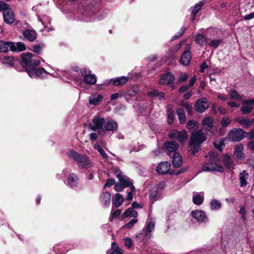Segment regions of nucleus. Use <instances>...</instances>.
Segmentation results:
<instances>
[{
	"label": "nucleus",
	"instance_id": "1",
	"mask_svg": "<svg viewBox=\"0 0 254 254\" xmlns=\"http://www.w3.org/2000/svg\"><path fill=\"white\" fill-rule=\"evenodd\" d=\"M67 155L77 164L80 169H89L93 166L92 161L86 154H80L74 150H69Z\"/></svg>",
	"mask_w": 254,
	"mask_h": 254
},
{
	"label": "nucleus",
	"instance_id": "2",
	"mask_svg": "<svg viewBox=\"0 0 254 254\" xmlns=\"http://www.w3.org/2000/svg\"><path fill=\"white\" fill-rule=\"evenodd\" d=\"M209 161L204 164L202 169L205 171H217L222 172L224 171L222 166L218 164L220 160L217 153L214 151H210L208 154Z\"/></svg>",
	"mask_w": 254,
	"mask_h": 254
},
{
	"label": "nucleus",
	"instance_id": "3",
	"mask_svg": "<svg viewBox=\"0 0 254 254\" xmlns=\"http://www.w3.org/2000/svg\"><path fill=\"white\" fill-rule=\"evenodd\" d=\"M22 66L26 68L28 73V69L34 68L40 64V61L38 57L29 53H24L21 54Z\"/></svg>",
	"mask_w": 254,
	"mask_h": 254
},
{
	"label": "nucleus",
	"instance_id": "4",
	"mask_svg": "<svg viewBox=\"0 0 254 254\" xmlns=\"http://www.w3.org/2000/svg\"><path fill=\"white\" fill-rule=\"evenodd\" d=\"M105 119L99 114L94 115L92 118L93 125L89 126V128L92 131H97L98 133L104 136V127Z\"/></svg>",
	"mask_w": 254,
	"mask_h": 254
},
{
	"label": "nucleus",
	"instance_id": "5",
	"mask_svg": "<svg viewBox=\"0 0 254 254\" xmlns=\"http://www.w3.org/2000/svg\"><path fill=\"white\" fill-rule=\"evenodd\" d=\"M80 73L83 77L84 82L91 85L95 84L97 82V79L95 74H92L89 69L81 68Z\"/></svg>",
	"mask_w": 254,
	"mask_h": 254
},
{
	"label": "nucleus",
	"instance_id": "6",
	"mask_svg": "<svg viewBox=\"0 0 254 254\" xmlns=\"http://www.w3.org/2000/svg\"><path fill=\"white\" fill-rule=\"evenodd\" d=\"M28 74L31 78H44L47 77L49 72H47L43 67H34L28 69Z\"/></svg>",
	"mask_w": 254,
	"mask_h": 254
},
{
	"label": "nucleus",
	"instance_id": "7",
	"mask_svg": "<svg viewBox=\"0 0 254 254\" xmlns=\"http://www.w3.org/2000/svg\"><path fill=\"white\" fill-rule=\"evenodd\" d=\"M169 136L171 138H175L183 142L188 139V134L185 130L178 131L176 129L172 130L169 133Z\"/></svg>",
	"mask_w": 254,
	"mask_h": 254
},
{
	"label": "nucleus",
	"instance_id": "8",
	"mask_svg": "<svg viewBox=\"0 0 254 254\" xmlns=\"http://www.w3.org/2000/svg\"><path fill=\"white\" fill-rule=\"evenodd\" d=\"M245 136L244 130L241 128L232 129L228 134V137L233 141H240Z\"/></svg>",
	"mask_w": 254,
	"mask_h": 254
},
{
	"label": "nucleus",
	"instance_id": "9",
	"mask_svg": "<svg viewBox=\"0 0 254 254\" xmlns=\"http://www.w3.org/2000/svg\"><path fill=\"white\" fill-rule=\"evenodd\" d=\"M208 107L209 104L207 100L204 97L201 98L196 100L194 104L195 110L200 113H204Z\"/></svg>",
	"mask_w": 254,
	"mask_h": 254
},
{
	"label": "nucleus",
	"instance_id": "10",
	"mask_svg": "<svg viewBox=\"0 0 254 254\" xmlns=\"http://www.w3.org/2000/svg\"><path fill=\"white\" fill-rule=\"evenodd\" d=\"M191 216L199 223L205 224L208 221V217L205 212L201 210L192 211L191 212Z\"/></svg>",
	"mask_w": 254,
	"mask_h": 254
},
{
	"label": "nucleus",
	"instance_id": "11",
	"mask_svg": "<svg viewBox=\"0 0 254 254\" xmlns=\"http://www.w3.org/2000/svg\"><path fill=\"white\" fill-rule=\"evenodd\" d=\"M190 45L187 44L185 48V51L183 52L181 57L180 62L182 64L188 65L190 62L191 55L190 52Z\"/></svg>",
	"mask_w": 254,
	"mask_h": 254
},
{
	"label": "nucleus",
	"instance_id": "12",
	"mask_svg": "<svg viewBox=\"0 0 254 254\" xmlns=\"http://www.w3.org/2000/svg\"><path fill=\"white\" fill-rule=\"evenodd\" d=\"M234 157L237 161L244 160L245 155L244 153V146L240 143L236 145L234 153Z\"/></svg>",
	"mask_w": 254,
	"mask_h": 254
},
{
	"label": "nucleus",
	"instance_id": "13",
	"mask_svg": "<svg viewBox=\"0 0 254 254\" xmlns=\"http://www.w3.org/2000/svg\"><path fill=\"white\" fill-rule=\"evenodd\" d=\"M242 103L244 104L240 110L244 114H249L252 112L254 106V99L243 100Z\"/></svg>",
	"mask_w": 254,
	"mask_h": 254
},
{
	"label": "nucleus",
	"instance_id": "14",
	"mask_svg": "<svg viewBox=\"0 0 254 254\" xmlns=\"http://www.w3.org/2000/svg\"><path fill=\"white\" fill-rule=\"evenodd\" d=\"M190 139L200 145L206 140V137L201 130H198L191 134Z\"/></svg>",
	"mask_w": 254,
	"mask_h": 254
},
{
	"label": "nucleus",
	"instance_id": "15",
	"mask_svg": "<svg viewBox=\"0 0 254 254\" xmlns=\"http://www.w3.org/2000/svg\"><path fill=\"white\" fill-rule=\"evenodd\" d=\"M213 120L211 117H207L203 119L202 125L206 130L213 134L216 131V129L213 126Z\"/></svg>",
	"mask_w": 254,
	"mask_h": 254
},
{
	"label": "nucleus",
	"instance_id": "16",
	"mask_svg": "<svg viewBox=\"0 0 254 254\" xmlns=\"http://www.w3.org/2000/svg\"><path fill=\"white\" fill-rule=\"evenodd\" d=\"M118 128V125L117 122L112 119H110L107 122H105L104 127V135L106 134V131H115L117 130Z\"/></svg>",
	"mask_w": 254,
	"mask_h": 254
},
{
	"label": "nucleus",
	"instance_id": "17",
	"mask_svg": "<svg viewBox=\"0 0 254 254\" xmlns=\"http://www.w3.org/2000/svg\"><path fill=\"white\" fill-rule=\"evenodd\" d=\"M171 169V164L168 161H163L157 166V173L159 174H166Z\"/></svg>",
	"mask_w": 254,
	"mask_h": 254
},
{
	"label": "nucleus",
	"instance_id": "18",
	"mask_svg": "<svg viewBox=\"0 0 254 254\" xmlns=\"http://www.w3.org/2000/svg\"><path fill=\"white\" fill-rule=\"evenodd\" d=\"M117 176L119 181L121 182L123 186H124V188H125V187H129L130 190H135L132 183L129 178L126 176H123L120 174H117Z\"/></svg>",
	"mask_w": 254,
	"mask_h": 254
},
{
	"label": "nucleus",
	"instance_id": "19",
	"mask_svg": "<svg viewBox=\"0 0 254 254\" xmlns=\"http://www.w3.org/2000/svg\"><path fill=\"white\" fill-rule=\"evenodd\" d=\"M103 101V96L102 94L98 93H93L88 98L89 104L93 105H98L100 104Z\"/></svg>",
	"mask_w": 254,
	"mask_h": 254
},
{
	"label": "nucleus",
	"instance_id": "20",
	"mask_svg": "<svg viewBox=\"0 0 254 254\" xmlns=\"http://www.w3.org/2000/svg\"><path fill=\"white\" fill-rule=\"evenodd\" d=\"M0 11L2 12V16H13V12L6 3L0 1Z\"/></svg>",
	"mask_w": 254,
	"mask_h": 254
},
{
	"label": "nucleus",
	"instance_id": "21",
	"mask_svg": "<svg viewBox=\"0 0 254 254\" xmlns=\"http://www.w3.org/2000/svg\"><path fill=\"white\" fill-rule=\"evenodd\" d=\"M155 226V222L153 219H150L146 229H143V232L147 238H150L152 236L151 233L154 231Z\"/></svg>",
	"mask_w": 254,
	"mask_h": 254
},
{
	"label": "nucleus",
	"instance_id": "22",
	"mask_svg": "<svg viewBox=\"0 0 254 254\" xmlns=\"http://www.w3.org/2000/svg\"><path fill=\"white\" fill-rule=\"evenodd\" d=\"M78 181L79 179L77 176L74 173L70 174L67 179V185L71 188L76 187L78 185Z\"/></svg>",
	"mask_w": 254,
	"mask_h": 254
},
{
	"label": "nucleus",
	"instance_id": "23",
	"mask_svg": "<svg viewBox=\"0 0 254 254\" xmlns=\"http://www.w3.org/2000/svg\"><path fill=\"white\" fill-rule=\"evenodd\" d=\"M23 35L30 42L34 41L37 37V33L33 29H25Z\"/></svg>",
	"mask_w": 254,
	"mask_h": 254
},
{
	"label": "nucleus",
	"instance_id": "24",
	"mask_svg": "<svg viewBox=\"0 0 254 254\" xmlns=\"http://www.w3.org/2000/svg\"><path fill=\"white\" fill-rule=\"evenodd\" d=\"M174 79V76L171 72H167L163 74L159 80V83L166 84L171 83Z\"/></svg>",
	"mask_w": 254,
	"mask_h": 254
},
{
	"label": "nucleus",
	"instance_id": "25",
	"mask_svg": "<svg viewBox=\"0 0 254 254\" xmlns=\"http://www.w3.org/2000/svg\"><path fill=\"white\" fill-rule=\"evenodd\" d=\"M26 46L24 43L22 42H10V50L13 52H21L26 50Z\"/></svg>",
	"mask_w": 254,
	"mask_h": 254
},
{
	"label": "nucleus",
	"instance_id": "26",
	"mask_svg": "<svg viewBox=\"0 0 254 254\" xmlns=\"http://www.w3.org/2000/svg\"><path fill=\"white\" fill-rule=\"evenodd\" d=\"M164 147L170 153L175 152L179 148V144L175 141H167L164 143Z\"/></svg>",
	"mask_w": 254,
	"mask_h": 254
},
{
	"label": "nucleus",
	"instance_id": "27",
	"mask_svg": "<svg viewBox=\"0 0 254 254\" xmlns=\"http://www.w3.org/2000/svg\"><path fill=\"white\" fill-rule=\"evenodd\" d=\"M192 201L194 204L197 205L202 204L204 201V192L203 191L199 193L193 192Z\"/></svg>",
	"mask_w": 254,
	"mask_h": 254
},
{
	"label": "nucleus",
	"instance_id": "28",
	"mask_svg": "<svg viewBox=\"0 0 254 254\" xmlns=\"http://www.w3.org/2000/svg\"><path fill=\"white\" fill-rule=\"evenodd\" d=\"M128 81V77L126 76H121L116 78H112L108 83H112L114 86H117L120 85L125 84Z\"/></svg>",
	"mask_w": 254,
	"mask_h": 254
},
{
	"label": "nucleus",
	"instance_id": "29",
	"mask_svg": "<svg viewBox=\"0 0 254 254\" xmlns=\"http://www.w3.org/2000/svg\"><path fill=\"white\" fill-rule=\"evenodd\" d=\"M149 198L152 201L157 200L160 197V194L158 193L157 187H152L149 191Z\"/></svg>",
	"mask_w": 254,
	"mask_h": 254
},
{
	"label": "nucleus",
	"instance_id": "30",
	"mask_svg": "<svg viewBox=\"0 0 254 254\" xmlns=\"http://www.w3.org/2000/svg\"><path fill=\"white\" fill-rule=\"evenodd\" d=\"M235 121L236 122L240 124L244 127L245 128H249L252 124H254L253 120H250V119L248 118L243 117L236 118Z\"/></svg>",
	"mask_w": 254,
	"mask_h": 254
},
{
	"label": "nucleus",
	"instance_id": "31",
	"mask_svg": "<svg viewBox=\"0 0 254 254\" xmlns=\"http://www.w3.org/2000/svg\"><path fill=\"white\" fill-rule=\"evenodd\" d=\"M183 164V159L181 154L175 153L172 157V164L175 167H181Z\"/></svg>",
	"mask_w": 254,
	"mask_h": 254
},
{
	"label": "nucleus",
	"instance_id": "32",
	"mask_svg": "<svg viewBox=\"0 0 254 254\" xmlns=\"http://www.w3.org/2000/svg\"><path fill=\"white\" fill-rule=\"evenodd\" d=\"M100 200L103 205L105 206H109L111 201V194L108 192V191L103 193L100 195Z\"/></svg>",
	"mask_w": 254,
	"mask_h": 254
},
{
	"label": "nucleus",
	"instance_id": "33",
	"mask_svg": "<svg viewBox=\"0 0 254 254\" xmlns=\"http://www.w3.org/2000/svg\"><path fill=\"white\" fill-rule=\"evenodd\" d=\"M223 162L226 168L228 169H234V163L231 157V156L228 154H225L223 156Z\"/></svg>",
	"mask_w": 254,
	"mask_h": 254
},
{
	"label": "nucleus",
	"instance_id": "34",
	"mask_svg": "<svg viewBox=\"0 0 254 254\" xmlns=\"http://www.w3.org/2000/svg\"><path fill=\"white\" fill-rule=\"evenodd\" d=\"M190 145V154L194 155L195 153H197L200 148V145L194 142V141L190 139L189 141Z\"/></svg>",
	"mask_w": 254,
	"mask_h": 254
},
{
	"label": "nucleus",
	"instance_id": "35",
	"mask_svg": "<svg viewBox=\"0 0 254 254\" xmlns=\"http://www.w3.org/2000/svg\"><path fill=\"white\" fill-rule=\"evenodd\" d=\"M148 97L151 98H158L160 99L165 98V94L162 92L158 91V90L153 89L150 92L147 93Z\"/></svg>",
	"mask_w": 254,
	"mask_h": 254
},
{
	"label": "nucleus",
	"instance_id": "36",
	"mask_svg": "<svg viewBox=\"0 0 254 254\" xmlns=\"http://www.w3.org/2000/svg\"><path fill=\"white\" fill-rule=\"evenodd\" d=\"M204 5V1H200L198 3H196L194 5L191 6L190 9V11L191 13V14L195 15L201 9L202 7Z\"/></svg>",
	"mask_w": 254,
	"mask_h": 254
},
{
	"label": "nucleus",
	"instance_id": "37",
	"mask_svg": "<svg viewBox=\"0 0 254 254\" xmlns=\"http://www.w3.org/2000/svg\"><path fill=\"white\" fill-rule=\"evenodd\" d=\"M240 180V186L242 187H246L247 185V180L248 179V174L245 170L241 173L239 175Z\"/></svg>",
	"mask_w": 254,
	"mask_h": 254
},
{
	"label": "nucleus",
	"instance_id": "38",
	"mask_svg": "<svg viewBox=\"0 0 254 254\" xmlns=\"http://www.w3.org/2000/svg\"><path fill=\"white\" fill-rule=\"evenodd\" d=\"M179 122L181 124H185L186 121L185 110L182 108H179L177 110Z\"/></svg>",
	"mask_w": 254,
	"mask_h": 254
},
{
	"label": "nucleus",
	"instance_id": "39",
	"mask_svg": "<svg viewBox=\"0 0 254 254\" xmlns=\"http://www.w3.org/2000/svg\"><path fill=\"white\" fill-rule=\"evenodd\" d=\"M228 93L231 99L235 100L236 101H241L242 99L241 94L238 93L236 90H229Z\"/></svg>",
	"mask_w": 254,
	"mask_h": 254
},
{
	"label": "nucleus",
	"instance_id": "40",
	"mask_svg": "<svg viewBox=\"0 0 254 254\" xmlns=\"http://www.w3.org/2000/svg\"><path fill=\"white\" fill-rule=\"evenodd\" d=\"M210 208L212 210H218L220 209L222 204L218 200L213 199L210 203Z\"/></svg>",
	"mask_w": 254,
	"mask_h": 254
},
{
	"label": "nucleus",
	"instance_id": "41",
	"mask_svg": "<svg viewBox=\"0 0 254 254\" xmlns=\"http://www.w3.org/2000/svg\"><path fill=\"white\" fill-rule=\"evenodd\" d=\"M9 48L10 49V42L0 41V53L7 52Z\"/></svg>",
	"mask_w": 254,
	"mask_h": 254
},
{
	"label": "nucleus",
	"instance_id": "42",
	"mask_svg": "<svg viewBox=\"0 0 254 254\" xmlns=\"http://www.w3.org/2000/svg\"><path fill=\"white\" fill-rule=\"evenodd\" d=\"M124 201V197L120 193H116L115 195V199L114 204L116 207H119L123 204Z\"/></svg>",
	"mask_w": 254,
	"mask_h": 254
},
{
	"label": "nucleus",
	"instance_id": "43",
	"mask_svg": "<svg viewBox=\"0 0 254 254\" xmlns=\"http://www.w3.org/2000/svg\"><path fill=\"white\" fill-rule=\"evenodd\" d=\"M195 42L200 46H203L206 41L205 37L202 34H198L195 38Z\"/></svg>",
	"mask_w": 254,
	"mask_h": 254
},
{
	"label": "nucleus",
	"instance_id": "44",
	"mask_svg": "<svg viewBox=\"0 0 254 254\" xmlns=\"http://www.w3.org/2000/svg\"><path fill=\"white\" fill-rule=\"evenodd\" d=\"M94 147L95 149L97 150L103 159H107L108 158L107 155L99 144L98 143H95L94 145Z\"/></svg>",
	"mask_w": 254,
	"mask_h": 254
},
{
	"label": "nucleus",
	"instance_id": "45",
	"mask_svg": "<svg viewBox=\"0 0 254 254\" xmlns=\"http://www.w3.org/2000/svg\"><path fill=\"white\" fill-rule=\"evenodd\" d=\"M91 17H78L77 20L79 21L88 22L99 21L101 19L100 18H99L98 17H93V18H91Z\"/></svg>",
	"mask_w": 254,
	"mask_h": 254
},
{
	"label": "nucleus",
	"instance_id": "46",
	"mask_svg": "<svg viewBox=\"0 0 254 254\" xmlns=\"http://www.w3.org/2000/svg\"><path fill=\"white\" fill-rule=\"evenodd\" d=\"M2 62L4 64L12 66L14 63V59L12 57L6 56L2 59Z\"/></svg>",
	"mask_w": 254,
	"mask_h": 254
},
{
	"label": "nucleus",
	"instance_id": "47",
	"mask_svg": "<svg viewBox=\"0 0 254 254\" xmlns=\"http://www.w3.org/2000/svg\"><path fill=\"white\" fill-rule=\"evenodd\" d=\"M222 41V39H214L209 42V46L211 47L217 48L221 43Z\"/></svg>",
	"mask_w": 254,
	"mask_h": 254
},
{
	"label": "nucleus",
	"instance_id": "48",
	"mask_svg": "<svg viewBox=\"0 0 254 254\" xmlns=\"http://www.w3.org/2000/svg\"><path fill=\"white\" fill-rule=\"evenodd\" d=\"M63 248V246L62 245H60V244H57V245H56L54 247V251L58 254H64L66 253V251H61V249Z\"/></svg>",
	"mask_w": 254,
	"mask_h": 254
},
{
	"label": "nucleus",
	"instance_id": "49",
	"mask_svg": "<svg viewBox=\"0 0 254 254\" xmlns=\"http://www.w3.org/2000/svg\"><path fill=\"white\" fill-rule=\"evenodd\" d=\"M214 145L217 149L222 150V146L225 145L224 140L221 139L214 141Z\"/></svg>",
	"mask_w": 254,
	"mask_h": 254
},
{
	"label": "nucleus",
	"instance_id": "50",
	"mask_svg": "<svg viewBox=\"0 0 254 254\" xmlns=\"http://www.w3.org/2000/svg\"><path fill=\"white\" fill-rule=\"evenodd\" d=\"M197 125V123L194 120H190L187 124V128L189 129H193Z\"/></svg>",
	"mask_w": 254,
	"mask_h": 254
},
{
	"label": "nucleus",
	"instance_id": "51",
	"mask_svg": "<svg viewBox=\"0 0 254 254\" xmlns=\"http://www.w3.org/2000/svg\"><path fill=\"white\" fill-rule=\"evenodd\" d=\"M239 213L242 216V218L244 221H246L247 220L246 217V206L242 205L240 206V209L239 210Z\"/></svg>",
	"mask_w": 254,
	"mask_h": 254
},
{
	"label": "nucleus",
	"instance_id": "52",
	"mask_svg": "<svg viewBox=\"0 0 254 254\" xmlns=\"http://www.w3.org/2000/svg\"><path fill=\"white\" fill-rule=\"evenodd\" d=\"M121 210L117 209L114 212H113V213H111V215L109 218L110 221H112V220L114 219H117V218H118L119 216L121 215Z\"/></svg>",
	"mask_w": 254,
	"mask_h": 254
},
{
	"label": "nucleus",
	"instance_id": "53",
	"mask_svg": "<svg viewBox=\"0 0 254 254\" xmlns=\"http://www.w3.org/2000/svg\"><path fill=\"white\" fill-rule=\"evenodd\" d=\"M137 222V220L136 219H132L126 224L123 227L127 228V229H131Z\"/></svg>",
	"mask_w": 254,
	"mask_h": 254
},
{
	"label": "nucleus",
	"instance_id": "54",
	"mask_svg": "<svg viewBox=\"0 0 254 254\" xmlns=\"http://www.w3.org/2000/svg\"><path fill=\"white\" fill-rule=\"evenodd\" d=\"M188 78V74L186 72H183L181 73L180 76L179 77L178 81L179 82H185Z\"/></svg>",
	"mask_w": 254,
	"mask_h": 254
},
{
	"label": "nucleus",
	"instance_id": "55",
	"mask_svg": "<svg viewBox=\"0 0 254 254\" xmlns=\"http://www.w3.org/2000/svg\"><path fill=\"white\" fill-rule=\"evenodd\" d=\"M185 31L186 28L185 27H182L181 28V31L176 34L175 36H174L172 39V40H175V39L181 37L182 35V34L185 33Z\"/></svg>",
	"mask_w": 254,
	"mask_h": 254
},
{
	"label": "nucleus",
	"instance_id": "56",
	"mask_svg": "<svg viewBox=\"0 0 254 254\" xmlns=\"http://www.w3.org/2000/svg\"><path fill=\"white\" fill-rule=\"evenodd\" d=\"M3 18L4 22L8 24H12L15 21L14 17L4 16L3 17Z\"/></svg>",
	"mask_w": 254,
	"mask_h": 254
},
{
	"label": "nucleus",
	"instance_id": "57",
	"mask_svg": "<svg viewBox=\"0 0 254 254\" xmlns=\"http://www.w3.org/2000/svg\"><path fill=\"white\" fill-rule=\"evenodd\" d=\"M231 122V120L230 118L227 117H224L221 120V125L222 126H227L229 125Z\"/></svg>",
	"mask_w": 254,
	"mask_h": 254
},
{
	"label": "nucleus",
	"instance_id": "58",
	"mask_svg": "<svg viewBox=\"0 0 254 254\" xmlns=\"http://www.w3.org/2000/svg\"><path fill=\"white\" fill-rule=\"evenodd\" d=\"M167 122L169 125H171L173 123L174 118V112H171L169 114H167Z\"/></svg>",
	"mask_w": 254,
	"mask_h": 254
},
{
	"label": "nucleus",
	"instance_id": "59",
	"mask_svg": "<svg viewBox=\"0 0 254 254\" xmlns=\"http://www.w3.org/2000/svg\"><path fill=\"white\" fill-rule=\"evenodd\" d=\"M115 190L117 191H122L125 188L124 186H123L121 182L119 181V182L117 184H116L114 187Z\"/></svg>",
	"mask_w": 254,
	"mask_h": 254
},
{
	"label": "nucleus",
	"instance_id": "60",
	"mask_svg": "<svg viewBox=\"0 0 254 254\" xmlns=\"http://www.w3.org/2000/svg\"><path fill=\"white\" fill-rule=\"evenodd\" d=\"M124 241L125 246L127 247V248H130L132 246V242L130 238L128 237L125 238L124 239Z\"/></svg>",
	"mask_w": 254,
	"mask_h": 254
},
{
	"label": "nucleus",
	"instance_id": "61",
	"mask_svg": "<svg viewBox=\"0 0 254 254\" xmlns=\"http://www.w3.org/2000/svg\"><path fill=\"white\" fill-rule=\"evenodd\" d=\"M115 184V180L113 179H109L106 180V183L104 186V188L109 187Z\"/></svg>",
	"mask_w": 254,
	"mask_h": 254
},
{
	"label": "nucleus",
	"instance_id": "62",
	"mask_svg": "<svg viewBox=\"0 0 254 254\" xmlns=\"http://www.w3.org/2000/svg\"><path fill=\"white\" fill-rule=\"evenodd\" d=\"M89 139L91 140H95L98 139V134L95 132V131L93 132H92L89 134Z\"/></svg>",
	"mask_w": 254,
	"mask_h": 254
},
{
	"label": "nucleus",
	"instance_id": "63",
	"mask_svg": "<svg viewBox=\"0 0 254 254\" xmlns=\"http://www.w3.org/2000/svg\"><path fill=\"white\" fill-rule=\"evenodd\" d=\"M207 67L208 64L206 62L202 63L200 66V72L202 73L204 72L205 69L207 68Z\"/></svg>",
	"mask_w": 254,
	"mask_h": 254
},
{
	"label": "nucleus",
	"instance_id": "64",
	"mask_svg": "<svg viewBox=\"0 0 254 254\" xmlns=\"http://www.w3.org/2000/svg\"><path fill=\"white\" fill-rule=\"evenodd\" d=\"M131 208H128L126 210L122 215L123 218H126L130 216L131 215Z\"/></svg>",
	"mask_w": 254,
	"mask_h": 254
}]
</instances>
